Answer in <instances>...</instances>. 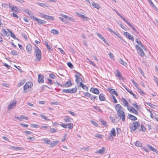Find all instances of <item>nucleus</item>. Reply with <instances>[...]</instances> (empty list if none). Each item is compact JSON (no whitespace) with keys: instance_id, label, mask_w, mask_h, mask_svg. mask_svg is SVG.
<instances>
[{"instance_id":"obj_36","label":"nucleus","mask_w":158,"mask_h":158,"mask_svg":"<svg viewBox=\"0 0 158 158\" xmlns=\"http://www.w3.org/2000/svg\"><path fill=\"white\" fill-rule=\"evenodd\" d=\"M135 145L136 146L142 147V145L141 142L139 141H136L135 143Z\"/></svg>"},{"instance_id":"obj_51","label":"nucleus","mask_w":158,"mask_h":158,"mask_svg":"<svg viewBox=\"0 0 158 158\" xmlns=\"http://www.w3.org/2000/svg\"><path fill=\"white\" fill-rule=\"evenodd\" d=\"M62 91L64 93H70V89H62Z\"/></svg>"},{"instance_id":"obj_53","label":"nucleus","mask_w":158,"mask_h":158,"mask_svg":"<svg viewBox=\"0 0 158 158\" xmlns=\"http://www.w3.org/2000/svg\"><path fill=\"white\" fill-rule=\"evenodd\" d=\"M140 130L143 132L145 131L146 130L145 127L143 126V125L142 124L141 125Z\"/></svg>"},{"instance_id":"obj_19","label":"nucleus","mask_w":158,"mask_h":158,"mask_svg":"<svg viewBox=\"0 0 158 158\" xmlns=\"http://www.w3.org/2000/svg\"><path fill=\"white\" fill-rule=\"evenodd\" d=\"M138 53L141 57H143L144 55V53L141 48H140L137 50Z\"/></svg>"},{"instance_id":"obj_24","label":"nucleus","mask_w":158,"mask_h":158,"mask_svg":"<svg viewBox=\"0 0 158 158\" xmlns=\"http://www.w3.org/2000/svg\"><path fill=\"white\" fill-rule=\"evenodd\" d=\"M116 73L115 74L116 76H117L119 79L121 80L123 79L122 77L121 76V73L118 70H117L116 71Z\"/></svg>"},{"instance_id":"obj_8","label":"nucleus","mask_w":158,"mask_h":158,"mask_svg":"<svg viewBox=\"0 0 158 158\" xmlns=\"http://www.w3.org/2000/svg\"><path fill=\"white\" fill-rule=\"evenodd\" d=\"M115 108L116 110L117 113L118 112H119L123 110V107L120 104H118L116 105L115 107Z\"/></svg>"},{"instance_id":"obj_41","label":"nucleus","mask_w":158,"mask_h":158,"mask_svg":"<svg viewBox=\"0 0 158 158\" xmlns=\"http://www.w3.org/2000/svg\"><path fill=\"white\" fill-rule=\"evenodd\" d=\"M40 117H41V118L42 119H45L47 121H50V119H48L47 118V117H46V116H44V115H42V114H40Z\"/></svg>"},{"instance_id":"obj_22","label":"nucleus","mask_w":158,"mask_h":158,"mask_svg":"<svg viewBox=\"0 0 158 158\" xmlns=\"http://www.w3.org/2000/svg\"><path fill=\"white\" fill-rule=\"evenodd\" d=\"M72 85V83L71 82V81L70 79L66 82L64 84V87H69L71 86Z\"/></svg>"},{"instance_id":"obj_18","label":"nucleus","mask_w":158,"mask_h":158,"mask_svg":"<svg viewBox=\"0 0 158 158\" xmlns=\"http://www.w3.org/2000/svg\"><path fill=\"white\" fill-rule=\"evenodd\" d=\"M146 146L149 148L151 151L157 153V150L156 149H155L152 146L149 144H148L146 145Z\"/></svg>"},{"instance_id":"obj_38","label":"nucleus","mask_w":158,"mask_h":158,"mask_svg":"<svg viewBox=\"0 0 158 158\" xmlns=\"http://www.w3.org/2000/svg\"><path fill=\"white\" fill-rule=\"evenodd\" d=\"M119 62L124 66L126 65L127 64V63L121 59H120Z\"/></svg>"},{"instance_id":"obj_44","label":"nucleus","mask_w":158,"mask_h":158,"mask_svg":"<svg viewBox=\"0 0 158 158\" xmlns=\"http://www.w3.org/2000/svg\"><path fill=\"white\" fill-rule=\"evenodd\" d=\"M138 92L141 94L145 95V93L140 88L138 89Z\"/></svg>"},{"instance_id":"obj_32","label":"nucleus","mask_w":158,"mask_h":158,"mask_svg":"<svg viewBox=\"0 0 158 158\" xmlns=\"http://www.w3.org/2000/svg\"><path fill=\"white\" fill-rule=\"evenodd\" d=\"M110 134L113 136H116L115 131V129L114 128H112L110 131Z\"/></svg>"},{"instance_id":"obj_30","label":"nucleus","mask_w":158,"mask_h":158,"mask_svg":"<svg viewBox=\"0 0 158 158\" xmlns=\"http://www.w3.org/2000/svg\"><path fill=\"white\" fill-rule=\"evenodd\" d=\"M77 88H76V86H75V88H73L72 89H70V92L71 94L75 93L77 92Z\"/></svg>"},{"instance_id":"obj_28","label":"nucleus","mask_w":158,"mask_h":158,"mask_svg":"<svg viewBox=\"0 0 158 158\" xmlns=\"http://www.w3.org/2000/svg\"><path fill=\"white\" fill-rule=\"evenodd\" d=\"M2 32L3 34H4L7 36H9L10 33L9 31L8 32H7L4 29H2Z\"/></svg>"},{"instance_id":"obj_55","label":"nucleus","mask_w":158,"mask_h":158,"mask_svg":"<svg viewBox=\"0 0 158 158\" xmlns=\"http://www.w3.org/2000/svg\"><path fill=\"white\" fill-rule=\"evenodd\" d=\"M76 73V74L75 75V77H81V76H82L81 74L77 72Z\"/></svg>"},{"instance_id":"obj_16","label":"nucleus","mask_w":158,"mask_h":158,"mask_svg":"<svg viewBox=\"0 0 158 158\" xmlns=\"http://www.w3.org/2000/svg\"><path fill=\"white\" fill-rule=\"evenodd\" d=\"M105 150L106 148L103 147L101 149H100L96 151L95 152V153H98L100 154H103L105 152Z\"/></svg>"},{"instance_id":"obj_33","label":"nucleus","mask_w":158,"mask_h":158,"mask_svg":"<svg viewBox=\"0 0 158 158\" xmlns=\"http://www.w3.org/2000/svg\"><path fill=\"white\" fill-rule=\"evenodd\" d=\"M37 4L39 6H40L43 7H47L48 6L46 5L45 3H44L40 2H37Z\"/></svg>"},{"instance_id":"obj_59","label":"nucleus","mask_w":158,"mask_h":158,"mask_svg":"<svg viewBox=\"0 0 158 158\" xmlns=\"http://www.w3.org/2000/svg\"><path fill=\"white\" fill-rule=\"evenodd\" d=\"M84 95L85 96L89 97H90L91 96V94L89 93L88 92L85 93V94H84Z\"/></svg>"},{"instance_id":"obj_23","label":"nucleus","mask_w":158,"mask_h":158,"mask_svg":"<svg viewBox=\"0 0 158 158\" xmlns=\"http://www.w3.org/2000/svg\"><path fill=\"white\" fill-rule=\"evenodd\" d=\"M64 120L65 122H70L73 120V119L69 116H66L64 118Z\"/></svg>"},{"instance_id":"obj_7","label":"nucleus","mask_w":158,"mask_h":158,"mask_svg":"<svg viewBox=\"0 0 158 158\" xmlns=\"http://www.w3.org/2000/svg\"><path fill=\"white\" fill-rule=\"evenodd\" d=\"M16 101H13L12 102H10L9 105L7 107V109L10 110L14 108L16 106Z\"/></svg>"},{"instance_id":"obj_3","label":"nucleus","mask_w":158,"mask_h":158,"mask_svg":"<svg viewBox=\"0 0 158 158\" xmlns=\"http://www.w3.org/2000/svg\"><path fill=\"white\" fill-rule=\"evenodd\" d=\"M33 85V83L31 82H27L23 86V92L24 93L27 92L29 88L31 87Z\"/></svg>"},{"instance_id":"obj_54","label":"nucleus","mask_w":158,"mask_h":158,"mask_svg":"<svg viewBox=\"0 0 158 158\" xmlns=\"http://www.w3.org/2000/svg\"><path fill=\"white\" fill-rule=\"evenodd\" d=\"M111 97H112V98H113V102L114 103H117L118 101L116 99L115 96H114L113 95H112Z\"/></svg>"},{"instance_id":"obj_5","label":"nucleus","mask_w":158,"mask_h":158,"mask_svg":"<svg viewBox=\"0 0 158 158\" xmlns=\"http://www.w3.org/2000/svg\"><path fill=\"white\" fill-rule=\"evenodd\" d=\"M32 19H33L34 20L36 21L38 24L43 25L46 24L47 23L46 21L37 18L35 17L34 16V18H32Z\"/></svg>"},{"instance_id":"obj_10","label":"nucleus","mask_w":158,"mask_h":158,"mask_svg":"<svg viewBox=\"0 0 158 158\" xmlns=\"http://www.w3.org/2000/svg\"><path fill=\"white\" fill-rule=\"evenodd\" d=\"M9 7L11 8L12 11L17 12L18 11V9L17 6H13L12 5H11L10 3H9Z\"/></svg>"},{"instance_id":"obj_15","label":"nucleus","mask_w":158,"mask_h":158,"mask_svg":"<svg viewBox=\"0 0 158 158\" xmlns=\"http://www.w3.org/2000/svg\"><path fill=\"white\" fill-rule=\"evenodd\" d=\"M90 91L93 93L98 94L99 93V90L97 88H91L90 89Z\"/></svg>"},{"instance_id":"obj_2","label":"nucleus","mask_w":158,"mask_h":158,"mask_svg":"<svg viewBox=\"0 0 158 158\" xmlns=\"http://www.w3.org/2000/svg\"><path fill=\"white\" fill-rule=\"evenodd\" d=\"M140 126V124L138 122L135 121L129 127L130 129L134 131L136 129H138Z\"/></svg>"},{"instance_id":"obj_48","label":"nucleus","mask_w":158,"mask_h":158,"mask_svg":"<svg viewBox=\"0 0 158 158\" xmlns=\"http://www.w3.org/2000/svg\"><path fill=\"white\" fill-rule=\"evenodd\" d=\"M31 127L35 128H38L40 127L38 125L35 124H31Z\"/></svg>"},{"instance_id":"obj_45","label":"nucleus","mask_w":158,"mask_h":158,"mask_svg":"<svg viewBox=\"0 0 158 158\" xmlns=\"http://www.w3.org/2000/svg\"><path fill=\"white\" fill-rule=\"evenodd\" d=\"M68 66L71 69H73L74 67L73 64L70 62H69L67 63Z\"/></svg>"},{"instance_id":"obj_60","label":"nucleus","mask_w":158,"mask_h":158,"mask_svg":"<svg viewBox=\"0 0 158 158\" xmlns=\"http://www.w3.org/2000/svg\"><path fill=\"white\" fill-rule=\"evenodd\" d=\"M135 41L139 45V46H140L141 44H142L141 41L139 40L138 39H136L135 40Z\"/></svg>"},{"instance_id":"obj_40","label":"nucleus","mask_w":158,"mask_h":158,"mask_svg":"<svg viewBox=\"0 0 158 158\" xmlns=\"http://www.w3.org/2000/svg\"><path fill=\"white\" fill-rule=\"evenodd\" d=\"M51 33H53L54 34H58L59 33V32L56 30L55 29H52L51 30Z\"/></svg>"},{"instance_id":"obj_58","label":"nucleus","mask_w":158,"mask_h":158,"mask_svg":"<svg viewBox=\"0 0 158 158\" xmlns=\"http://www.w3.org/2000/svg\"><path fill=\"white\" fill-rule=\"evenodd\" d=\"M66 125V124L61 123L60 124V126L65 128H67Z\"/></svg>"},{"instance_id":"obj_1","label":"nucleus","mask_w":158,"mask_h":158,"mask_svg":"<svg viewBox=\"0 0 158 158\" xmlns=\"http://www.w3.org/2000/svg\"><path fill=\"white\" fill-rule=\"evenodd\" d=\"M35 58L36 60L40 61L41 59V52L38 47L35 46Z\"/></svg>"},{"instance_id":"obj_34","label":"nucleus","mask_w":158,"mask_h":158,"mask_svg":"<svg viewBox=\"0 0 158 158\" xmlns=\"http://www.w3.org/2000/svg\"><path fill=\"white\" fill-rule=\"evenodd\" d=\"M80 16L81 18L84 21H88L89 20V19L86 17L84 15H80Z\"/></svg>"},{"instance_id":"obj_56","label":"nucleus","mask_w":158,"mask_h":158,"mask_svg":"<svg viewBox=\"0 0 158 158\" xmlns=\"http://www.w3.org/2000/svg\"><path fill=\"white\" fill-rule=\"evenodd\" d=\"M21 119H25L27 120L28 119V117L24 115H21L20 116V121L22 120Z\"/></svg>"},{"instance_id":"obj_17","label":"nucleus","mask_w":158,"mask_h":158,"mask_svg":"<svg viewBox=\"0 0 158 158\" xmlns=\"http://www.w3.org/2000/svg\"><path fill=\"white\" fill-rule=\"evenodd\" d=\"M81 87L82 89L85 91H88V88L85 85H84L82 82H80L79 85L78 86V87Z\"/></svg>"},{"instance_id":"obj_12","label":"nucleus","mask_w":158,"mask_h":158,"mask_svg":"<svg viewBox=\"0 0 158 158\" xmlns=\"http://www.w3.org/2000/svg\"><path fill=\"white\" fill-rule=\"evenodd\" d=\"M38 81L40 83H43L44 82V76L41 74H39L38 75Z\"/></svg>"},{"instance_id":"obj_21","label":"nucleus","mask_w":158,"mask_h":158,"mask_svg":"<svg viewBox=\"0 0 158 158\" xmlns=\"http://www.w3.org/2000/svg\"><path fill=\"white\" fill-rule=\"evenodd\" d=\"M122 102H123V105L125 106L128 107L129 104L127 101L124 98H122Z\"/></svg>"},{"instance_id":"obj_37","label":"nucleus","mask_w":158,"mask_h":158,"mask_svg":"<svg viewBox=\"0 0 158 158\" xmlns=\"http://www.w3.org/2000/svg\"><path fill=\"white\" fill-rule=\"evenodd\" d=\"M132 106L136 108L138 110H139L140 108V106L138 105L136 103H133Z\"/></svg>"},{"instance_id":"obj_47","label":"nucleus","mask_w":158,"mask_h":158,"mask_svg":"<svg viewBox=\"0 0 158 158\" xmlns=\"http://www.w3.org/2000/svg\"><path fill=\"white\" fill-rule=\"evenodd\" d=\"M94 136L95 137H97L98 138L102 139V135L101 134H96Z\"/></svg>"},{"instance_id":"obj_49","label":"nucleus","mask_w":158,"mask_h":158,"mask_svg":"<svg viewBox=\"0 0 158 158\" xmlns=\"http://www.w3.org/2000/svg\"><path fill=\"white\" fill-rule=\"evenodd\" d=\"M39 16L40 17L42 18H44V19H45L47 15H44L43 13H39Z\"/></svg>"},{"instance_id":"obj_26","label":"nucleus","mask_w":158,"mask_h":158,"mask_svg":"<svg viewBox=\"0 0 158 158\" xmlns=\"http://www.w3.org/2000/svg\"><path fill=\"white\" fill-rule=\"evenodd\" d=\"M99 98L101 101H105L106 98L102 93L101 94L99 95Z\"/></svg>"},{"instance_id":"obj_6","label":"nucleus","mask_w":158,"mask_h":158,"mask_svg":"<svg viewBox=\"0 0 158 158\" xmlns=\"http://www.w3.org/2000/svg\"><path fill=\"white\" fill-rule=\"evenodd\" d=\"M22 10L24 12L27 14L30 17L31 19H32L33 18H34V16L32 15V14L31 11L27 9L23 8L22 9Z\"/></svg>"},{"instance_id":"obj_35","label":"nucleus","mask_w":158,"mask_h":158,"mask_svg":"<svg viewBox=\"0 0 158 158\" xmlns=\"http://www.w3.org/2000/svg\"><path fill=\"white\" fill-rule=\"evenodd\" d=\"M42 140L44 141L45 143L48 144H50L51 141L50 140L47 139H42Z\"/></svg>"},{"instance_id":"obj_13","label":"nucleus","mask_w":158,"mask_h":158,"mask_svg":"<svg viewBox=\"0 0 158 158\" xmlns=\"http://www.w3.org/2000/svg\"><path fill=\"white\" fill-rule=\"evenodd\" d=\"M124 34L128 39L131 40L132 41H134V38L132 35H130L129 33L127 32H124Z\"/></svg>"},{"instance_id":"obj_57","label":"nucleus","mask_w":158,"mask_h":158,"mask_svg":"<svg viewBox=\"0 0 158 158\" xmlns=\"http://www.w3.org/2000/svg\"><path fill=\"white\" fill-rule=\"evenodd\" d=\"M59 18L63 22H64V23H67V21L66 20L64 19L63 18H62L61 17H59Z\"/></svg>"},{"instance_id":"obj_20","label":"nucleus","mask_w":158,"mask_h":158,"mask_svg":"<svg viewBox=\"0 0 158 158\" xmlns=\"http://www.w3.org/2000/svg\"><path fill=\"white\" fill-rule=\"evenodd\" d=\"M128 118L130 119L133 121H135L137 120V118L134 115L130 114H128Z\"/></svg>"},{"instance_id":"obj_4","label":"nucleus","mask_w":158,"mask_h":158,"mask_svg":"<svg viewBox=\"0 0 158 158\" xmlns=\"http://www.w3.org/2000/svg\"><path fill=\"white\" fill-rule=\"evenodd\" d=\"M117 114L118 116L120 117V119H121L124 122L126 116L124 111L123 110L119 112H117Z\"/></svg>"},{"instance_id":"obj_64","label":"nucleus","mask_w":158,"mask_h":158,"mask_svg":"<svg viewBox=\"0 0 158 158\" xmlns=\"http://www.w3.org/2000/svg\"><path fill=\"white\" fill-rule=\"evenodd\" d=\"M154 79L156 82L157 84H158V78L156 77H154Z\"/></svg>"},{"instance_id":"obj_46","label":"nucleus","mask_w":158,"mask_h":158,"mask_svg":"<svg viewBox=\"0 0 158 158\" xmlns=\"http://www.w3.org/2000/svg\"><path fill=\"white\" fill-rule=\"evenodd\" d=\"M57 129L53 128H50V132L51 133H54L55 132H57Z\"/></svg>"},{"instance_id":"obj_14","label":"nucleus","mask_w":158,"mask_h":158,"mask_svg":"<svg viewBox=\"0 0 158 158\" xmlns=\"http://www.w3.org/2000/svg\"><path fill=\"white\" fill-rule=\"evenodd\" d=\"M26 49L29 53H31L32 50L31 45L29 44H28L26 47Z\"/></svg>"},{"instance_id":"obj_29","label":"nucleus","mask_w":158,"mask_h":158,"mask_svg":"<svg viewBox=\"0 0 158 158\" xmlns=\"http://www.w3.org/2000/svg\"><path fill=\"white\" fill-rule=\"evenodd\" d=\"M45 19L47 20H53L54 19V18L53 16L46 15Z\"/></svg>"},{"instance_id":"obj_52","label":"nucleus","mask_w":158,"mask_h":158,"mask_svg":"<svg viewBox=\"0 0 158 158\" xmlns=\"http://www.w3.org/2000/svg\"><path fill=\"white\" fill-rule=\"evenodd\" d=\"M41 128H43L44 130L45 129H50V127L49 126H41Z\"/></svg>"},{"instance_id":"obj_61","label":"nucleus","mask_w":158,"mask_h":158,"mask_svg":"<svg viewBox=\"0 0 158 158\" xmlns=\"http://www.w3.org/2000/svg\"><path fill=\"white\" fill-rule=\"evenodd\" d=\"M131 28H132L133 30L135 32L136 31V30L135 29V28H134V27L132 26V25H131L130 23L128 25Z\"/></svg>"},{"instance_id":"obj_43","label":"nucleus","mask_w":158,"mask_h":158,"mask_svg":"<svg viewBox=\"0 0 158 158\" xmlns=\"http://www.w3.org/2000/svg\"><path fill=\"white\" fill-rule=\"evenodd\" d=\"M8 31H9L10 33V36L14 39H17V37L15 36V35L10 31L8 30Z\"/></svg>"},{"instance_id":"obj_27","label":"nucleus","mask_w":158,"mask_h":158,"mask_svg":"<svg viewBox=\"0 0 158 158\" xmlns=\"http://www.w3.org/2000/svg\"><path fill=\"white\" fill-rule=\"evenodd\" d=\"M59 142L58 140H56L55 141H54L52 142H51L50 143V145H51V147H53L56 145Z\"/></svg>"},{"instance_id":"obj_63","label":"nucleus","mask_w":158,"mask_h":158,"mask_svg":"<svg viewBox=\"0 0 158 158\" xmlns=\"http://www.w3.org/2000/svg\"><path fill=\"white\" fill-rule=\"evenodd\" d=\"M67 19L71 21H74V19L73 18L69 16H68Z\"/></svg>"},{"instance_id":"obj_42","label":"nucleus","mask_w":158,"mask_h":158,"mask_svg":"<svg viewBox=\"0 0 158 158\" xmlns=\"http://www.w3.org/2000/svg\"><path fill=\"white\" fill-rule=\"evenodd\" d=\"M89 98H91V99L93 101H94L95 99L97 100L98 99V97L95 96H94V95H92V94H91V96Z\"/></svg>"},{"instance_id":"obj_25","label":"nucleus","mask_w":158,"mask_h":158,"mask_svg":"<svg viewBox=\"0 0 158 158\" xmlns=\"http://www.w3.org/2000/svg\"><path fill=\"white\" fill-rule=\"evenodd\" d=\"M67 128H68L69 129H72L73 127V124L72 123H66Z\"/></svg>"},{"instance_id":"obj_39","label":"nucleus","mask_w":158,"mask_h":158,"mask_svg":"<svg viewBox=\"0 0 158 158\" xmlns=\"http://www.w3.org/2000/svg\"><path fill=\"white\" fill-rule=\"evenodd\" d=\"M76 78L75 81L77 83H79L80 81H82V79L81 77H76Z\"/></svg>"},{"instance_id":"obj_11","label":"nucleus","mask_w":158,"mask_h":158,"mask_svg":"<svg viewBox=\"0 0 158 158\" xmlns=\"http://www.w3.org/2000/svg\"><path fill=\"white\" fill-rule=\"evenodd\" d=\"M127 110H129L130 112H132L136 115H138L139 113L138 111L133 107H131L130 109L129 108H128Z\"/></svg>"},{"instance_id":"obj_50","label":"nucleus","mask_w":158,"mask_h":158,"mask_svg":"<svg viewBox=\"0 0 158 158\" xmlns=\"http://www.w3.org/2000/svg\"><path fill=\"white\" fill-rule=\"evenodd\" d=\"M100 121L101 122V123L102 125H104L105 126H107L106 123V122L105 121L101 119V120H100Z\"/></svg>"},{"instance_id":"obj_31","label":"nucleus","mask_w":158,"mask_h":158,"mask_svg":"<svg viewBox=\"0 0 158 158\" xmlns=\"http://www.w3.org/2000/svg\"><path fill=\"white\" fill-rule=\"evenodd\" d=\"M92 6L94 8H96L98 10L99 8V6L98 5V4H96L94 2H93L92 3Z\"/></svg>"},{"instance_id":"obj_62","label":"nucleus","mask_w":158,"mask_h":158,"mask_svg":"<svg viewBox=\"0 0 158 158\" xmlns=\"http://www.w3.org/2000/svg\"><path fill=\"white\" fill-rule=\"evenodd\" d=\"M96 34L98 36V37L101 40L103 39V38H104L101 34H100L98 32L96 33Z\"/></svg>"},{"instance_id":"obj_9","label":"nucleus","mask_w":158,"mask_h":158,"mask_svg":"<svg viewBox=\"0 0 158 158\" xmlns=\"http://www.w3.org/2000/svg\"><path fill=\"white\" fill-rule=\"evenodd\" d=\"M107 90L112 94L115 95L117 96H118V94L117 92L114 89H112L110 88H108Z\"/></svg>"}]
</instances>
